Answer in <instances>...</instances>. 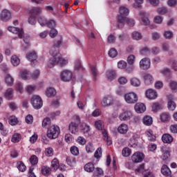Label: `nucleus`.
I'll use <instances>...</instances> for the list:
<instances>
[{
	"instance_id": "nucleus-54",
	"label": "nucleus",
	"mask_w": 177,
	"mask_h": 177,
	"mask_svg": "<svg viewBox=\"0 0 177 177\" xmlns=\"http://www.w3.org/2000/svg\"><path fill=\"white\" fill-rule=\"evenodd\" d=\"M86 151L87 153H93L95 149H93V145L92 143H88L86 145Z\"/></svg>"
},
{
	"instance_id": "nucleus-2",
	"label": "nucleus",
	"mask_w": 177,
	"mask_h": 177,
	"mask_svg": "<svg viewBox=\"0 0 177 177\" xmlns=\"http://www.w3.org/2000/svg\"><path fill=\"white\" fill-rule=\"evenodd\" d=\"M60 133V129L57 126L52 125L48 128L47 138L48 139H56Z\"/></svg>"
},
{
	"instance_id": "nucleus-58",
	"label": "nucleus",
	"mask_w": 177,
	"mask_h": 177,
	"mask_svg": "<svg viewBox=\"0 0 177 177\" xmlns=\"http://www.w3.org/2000/svg\"><path fill=\"white\" fill-rule=\"evenodd\" d=\"M38 21L40 24V26H41V27H44V26H46L48 21H46V19L42 17H39L38 19Z\"/></svg>"
},
{
	"instance_id": "nucleus-13",
	"label": "nucleus",
	"mask_w": 177,
	"mask_h": 177,
	"mask_svg": "<svg viewBox=\"0 0 177 177\" xmlns=\"http://www.w3.org/2000/svg\"><path fill=\"white\" fill-rule=\"evenodd\" d=\"M11 17H12V14L10 13V10H3L1 12V20H2V21H8V20H10Z\"/></svg>"
},
{
	"instance_id": "nucleus-52",
	"label": "nucleus",
	"mask_w": 177,
	"mask_h": 177,
	"mask_svg": "<svg viewBox=\"0 0 177 177\" xmlns=\"http://www.w3.org/2000/svg\"><path fill=\"white\" fill-rule=\"evenodd\" d=\"M46 26H48V28L53 29L56 27V21L53 19H50L47 21Z\"/></svg>"
},
{
	"instance_id": "nucleus-34",
	"label": "nucleus",
	"mask_w": 177,
	"mask_h": 177,
	"mask_svg": "<svg viewBox=\"0 0 177 177\" xmlns=\"http://www.w3.org/2000/svg\"><path fill=\"white\" fill-rule=\"evenodd\" d=\"M130 82H131V85H132V86H135L136 88H138V86H140V80H139L136 77L131 78L130 80Z\"/></svg>"
},
{
	"instance_id": "nucleus-5",
	"label": "nucleus",
	"mask_w": 177,
	"mask_h": 177,
	"mask_svg": "<svg viewBox=\"0 0 177 177\" xmlns=\"http://www.w3.org/2000/svg\"><path fill=\"white\" fill-rule=\"evenodd\" d=\"M60 78L64 82H69L73 78V72L69 70H64L61 72Z\"/></svg>"
},
{
	"instance_id": "nucleus-36",
	"label": "nucleus",
	"mask_w": 177,
	"mask_h": 177,
	"mask_svg": "<svg viewBox=\"0 0 177 177\" xmlns=\"http://www.w3.org/2000/svg\"><path fill=\"white\" fill-rule=\"evenodd\" d=\"M59 160H57V158H54L51 162L52 169L53 171H57V169L59 168Z\"/></svg>"
},
{
	"instance_id": "nucleus-55",
	"label": "nucleus",
	"mask_w": 177,
	"mask_h": 177,
	"mask_svg": "<svg viewBox=\"0 0 177 177\" xmlns=\"http://www.w3.org/2000/svg\"><path fill=\"white\" fill-rule=\"evenodd\" d=\"M80 128L84 133H87V132H89V126L86 125L85 123H82Z\"/></svg>"
},
{
	"instance_id": "nucleus-39",
	"label": "nucleus",
	"mask_w": 177,
	"mask_h": 177,
	"mask_svg": "<svg viewBox=\"0 0 177 177\" xmlns=\"http://www.w3.org/2000/svg\"><path fill=\"white\" fill-rule=\"evenodd\" d=\"M21 139V136L19 133H15L12 137L11 141L13 143H19Z\"/></svg>"
},
{
	"instance_id": "nucleus-59",
	"label": "nucleus",
	"mask_w": 177,
	"mask_h": 177,
	"mask_svg": "<svg viewBox=\"0 0 177 177\" xmlns=\"http://www.w3.org/2000/svg\"><path fill=\"white\" fill-rule=\"evenodd\" d=\"M95 158L99 159L102 157V148L99 147L94 153Z\"/></svg>"
},
{
	"instance_id": "nucleus-60",
	"label": "nucleus",
	"mask_w": 177,
	"mask_h": 177,
	"mask_svg": "<svg viewBox=\"0 0 177 177\" xmlns=\"http://www.w3.org/2000/svg\"><path fill=\"white\" fill-rule=\"evenodd\" d=\"M9 123L10 125H16V124H17V118H16V116L10 117Z\"/></svg>"
},
{
	"instance_id": "nucleus-30",
	"label": "nucleus",
	"mask_w": 177,
	"mask_h": 177,
	"mask_svg": "<svg viewBox=\"0 0 177 177\" xmlns=\"http://www.w3.org/2000/svg\"><path fill=\"white\" fill-rule=\"evenodd\" d=\"M47 97H52L56 95V90L54 88L50 87L46 91Z\"/></svg>"
},
{
	"instance_id": "nucleus-24",
	"label": "nucleus",
	"mask_w": 177,
	"mask_h": 177,
	"mask_svg": "<svg viewBox=\"0 0 177 177\" xmlns=\"http://www.w3.org/2000/svg\"><path fill=\"white\" fill-rule=\"evenodd\" d=\"M102 134L103 135L104 140H106V145L108 146L113 145V141H111V138L109 137V135L107 134V131L105 129L102 130Z\"/></svg>"
},
{
	"instance_id": "nucleus-6",
	"label": "nucleus",
	"mask_w": 177,
	"mask_h": 177,
	"mask_svg": "<svg viewBox=\"0 0 177 177\" xmlns=\"http://www.w3.org/2000/svg\"><path fill=\"white\" fill-rule=\"evenodd\" d=\"M26 59H28L29 62H30L31 66H35V64H38V61H37V59H38V55H37V53H35V51L27 54Z\"/></svg>"
},
{
	"instance_id": "nucleus-41",
	"label": "nucleus",
	"mask_w": 177,
	"mask_h": 177,
	"mask_svg": "<svg viewBox=\"0 0 177 177\" xmlns=\"http://www.w3.org/2000/svg\"><path fill=\"white\" fill-rule=\"evenodd\" d=\"M66 162L68 164V165H69L70 167H74L76 160H75V158L73 157H67L66 158Z\"/></svg>"
},
{
	"instance_id": "nucleus-27",
	"label": "nucleus",
	"mask_w": 177,
	"mask_h": 177,
	"mask_svg": "<svg viewBox=\"0 0 177 177\" xmlns=\"http://www.w3.org/2000/svg\"><path fill=\"white\" fill-rule=\"evenodd\" d=\"M142 122L147 127H150L153 124V118L149 115H146L144 117Z\"/></svg>"
},
{
	"instance_id": "nucleus-11",
	"label": "nucleus",
	"mask_w": 177,
	"mask_h": 177,
	"mask_svg": "<svg viewBox=\"0 0 177 177\" xmlns=\"http://www.w3.org/2000/svg\"><path fill=\"white\" fill-rule=\"evenodd\" d=\"M167 100H168V104H167V107L169 110H171V111H174L175 109H176V104H175L174 97L172 95H169L167 96Z\"/></svg>"
},
{
	"instance_id": "nucleus-9",
	"label": "nucleus",
	"mask_w": 177,
	"mask_h": 177,
	"mask_svg": "<svg viewBox=\"0 0 177 177\" xmlns=\"http://www.w3.org/2000/svg\"><path fill=\"white\" fill-rule=\"evenodd\" d=\"M114 103V100H113V97L108 95L103 98L101 104L102 107H109V106H113Z\"/></svg>"
},
{
	"instance_id": "nucleus-32",
	"label": "nucleus",
	"mask_w": 177,
	"mask_h": 177,
	"mask_svg": "<svg viewBox=\"0 0 177 177\" xmlns=\"http://www.w3.org/2000/svg\"><path fill=\"white\" fill-rule=\"evenodd\" d=\"M11 63L12 66H14L15 67H17V66L20 64V59L16 55H12L11 57Z\"/></svg>"
},
{
	"instance_id": "nucleus-15",
	"label": "nucleus",
	"mask_w": 177,
	"mask_h": 177,
	"mask_svg": "<svg viewBox=\"0 0 177 177\" xmlns=\"http://www.w3.org/2000/svg\"><path fill=\"white\" fill-rule=\"evenodd\" d=\"M135 111L138 114L145 113L146 111V106L143 103L138 102L134 106Z\"/></svg>"
},
{
	"instance_id": "nucleus-64",
	"label": "nucleus",
	"mask_w": 177,
	"mask_h": 177,
	"mask_svg": "<svg viewBox=\"0 0 177 177\" xmlns=\"http://www.w3.org/2000/svg\"><path fill=\"white\" fill-rule=\"evenodd\" d=\"M169 131L171 133H177V124H171L169 127Z\"/></svg>"
},
{
	"instance_id": "nucleus-45",
	"label": "nucleus",
	"mask_w": 177,
	"mask_h": 177,
	"mask_svg": "<svg viewBox=\"0 0 177 177\" xmlns=\"http://www.w3.org/2000/svg\"><path fill=\"white\" fill-rule=\"evenodd\" d=\"M118 55V52H117V50L114 48H112L109 51V57H112V59H114L117 55Z\"/></svg>"
},
{
	"instance_id": "nucleus-46",
	"label": "nucleus",
	"mask_w": 177,
	"mask_h": 177,
	"mask_svg": "<svg viewBox=\"0 0 177 177\" xmlns=\"http://www.w3.org/2000/svg\"><path fill=\"white\" fill-rule=\"evenodd\" d=\"M17 165H18L17 168L19 171H20L21 172H24V171H26V169H27V167H26V165H24V163L21 161L18 162Z\"/></svg>"
},
{
	"instance_id": "nucleus-56",
	"label": "nucleus",
	"mask_w": 177,
	"mask_h": 177,
	"mask_svg": "<svg viewBox=\"0 0 177 177\" xmlns=\"http://www.w3.org/2000/svg\"><path fill=\"white\" fill-rule=\"evenodd\" d=\"M140 55L149 56V55H150V50H149V48L145 47L140 50Z\"/></svg>"
},
{
	"instance_id": "nucleus-19",
	"label": "nucleus",
	"mask_w": 177,
	"mask_h": 177,
	"mask_svg": "<svg viewBox=\"0 0 177 177\" xmlns=\"http://www.w3.org/2000/svg\"><path fill=\"white\" fill-rule=\"evenodd\" d=\"M129 130V128L128 127V124H121L118 128V131L122 135H125V133H127Z\"/></svg>"
},
{
	"instance_id": "nucleus-40",
	"label": "nucleus",
	"mask_w": 177,
	"mask_h": 177,
	"mask_svg": "<svg viewBox=\"0 0 177 177\" xmlns=\"http://www.w3.org/2000/svg\"><path fill=\"white\" fill-rule=\"evenodd\" d=\"M131 37L133 39H135L136 41H139L142 38V33L138 31H134L132 32Z\"/></svg>"
},
{
	"instance_id": "nucleus-63",
	"label": "nucleus",
	"mask_w": 177,
	"mask_h": 177,
	"mask_svg": "<svg viewBox=\"0 0 177 177\" xmlns=\"http://www.w3.org/2000/svg\"><path fill=\"white\" fill-rule=\"evenodd\" d=\"M115 42V36L109 35L108 37V44H114Z\"/></svg>"
},
{
	"instance_id": "nucleus-1",
	"label": "nucleus",
	"mask_w": 177,
	"mask_h": 177,
	"mask_svg": "<svg viewBox=\"0 0 177 177\" xmlns=\"http://www.w3.org/2000/svg\"><path fill=\"white\" fill-rule=\"evenodd\" d=\"M62 42L63 40L60 39L54 43V45L50 50V54L53 56L51 59H50L48 62L49 67H54L56 64L60 66V67H63L68 63L67 59L63 58L62 57V54L59 53V48H60V45H62Z\"/></svg>"
},
{
	"instance_id": "nucleus-23",
	"label": "nucleus",
	"mask_w": 177,
	"mask_h": 177,
	"mask_svg": "<svg viewBox=\"0 0 177 177\" xmlns=\"http://www.w3.org/2000/svg\"><path fill=\"white\" fill-rule=\"evenodd\" d=\"M161 151L163 153L162 156V160L163 161H168V158H169V151L167 150V147H161Z\"/></svg>"
},
{
	"instance_id": "nucleus-12",
	"label": "nucleus",
	"mask_w": 177,
	"mask_h": 177,
	"mask_svg": "<svg viewBox=\"0 0 177 177\" xmlns=\"http://www.w3.org/2000/svg\"><path fill=\"white\" fill-rule=\"evenodd\" d=\"M140 67L142 70H149L150 68V59L144 58L140 62Z\"/></svg>"
},
{
	"instance_id": "nucleus-37",
	"label": "nucleus",
	"mask_w": 177,
	"mask_h": 177,
	"mask_svg": "<svg viewBox=\"0 0 177 177\" xmlns=\"http://www.w3.org/2000/svg\"><path fill=\"white\" fill-rule=\"evenodd\" d=\"M163 37H165L166 39H172V38H174V32L165 30L163 33Z\"/></svg>"
},
{
	"instance_id": "nucleus-16",
	"label": "nucleus",
	"mask_w": 177,
	"mask_h": 177,
	"mask_svg": "<svg viewBox=\"0 0 177 177\" xmlns=\"http://www.w3.org/2000/svg\"><path fill=\"white\" fill-rule=\"evenodd\" d=\"M146 13L145 12H140V24L142 26H149L150 24V19L149 18L146 17L145 16Z\"/></svg>"
},
{
	"instance_id": "nucleus-10",
	"label": "nucleus",
	"mask_w": 177,
	"mask_h": 177,
	"mask_svg": "<svg viewBox=\"0 0 177 177\" xmlns=\"http://www.w3.org/2000/svg\"><path fill=\"white\" fill-rule=\"evenodd\" d=\"M145 95L146 97H147V99H149V100H154V99H157V96H158L157 92L151 88L147 90L145 92Z\"/></svg>"
},
{
	"instance_id": "nucleus-62",
	"label": "nucleus",
	"mask_w": 177,
	"mask_h": 177,
	"mask_svg": "<svg viewBox=\"0 0 177 177\" xmlns=\"http://www.w3.org/2000/svg\"><path fill=\"white\" fill-rule=\"evenodd\" d=\"M169 86H170L171 91H176L177 90V82L171 81L169 83Z\"/></svg>"
},
{
	"instance_id": "nucleus-61",
	"label": "nucleus",
	"mask_w": 177,
	"mask_h": 177,
	"mask_svg": "<svg viewBox=\"0 0 177 177\" xmlns=\"http://www.w3.org/2000/svg\"><path fill=\"white\" fill-rule=\"evenodd\" d=\"M100 175H103V169L97 167L94 171V176H100Z\"/></svg>"
},
{
	"instance_id": "nucleus-4",
	"label": "nucleus",
	"mask_w": 177,
	"mask_h": 177,
	"mask_svg": "<svg viewBox=\"0 0 177 177\" xmlns=\"http://www.w3.org/2000/svg\"><path fill=\"white\" fill-rule=\"evenodd\" d=\"M31 104L34 109L36 110H39L44 106V103L42 102V99L39 95H33L31 99Z\"/></svg>"
},
{
	"instance_id": "nucleus-35",
	"label": "nucleus",
	"mask_w": 177,
	"mask_h": 177,
	"mask_svg": "<svg viewBox=\"0 0 177 177\" xmlns=\"http://www.w3.org/2000/svg\"><path fill=\"white\" fill-rule=\"evenodd\" d=\"M125 20H127V19L122 18L121 17H118V28H122L124 27L126 23Z\"/></svg>"
},
{
	"instance_id": "nucleus-26",
	"label": "nucleus",
	"mask_w": 177,
	"mask_h": 177,
	"mask_svg": "<svg viewBox=\"0 0 177 177\" xmlns=\"http://www.w3.org/2000/svg\"><path fill=\"white\" fill-rule=\"evenodd\" d=\"M14 81L15 80L10 74H6L5 75V82L8 86H12V85H13Z\"/></svg>"
},
{
	"instance_id": "nucleus-50",
	"label": "nucleus",
	"mask_w": 177,
	"mask_h": 177,
	"mask_svg": "<svg viewBox=\"0 0 177 177\" xmlns=\"http://www.w3.org/2000/svg\"><path fill=\"white\" fill-rule=\"evenodd\" d=\"M71 153L73 156H78L80 154V149L78 147L73 146L71 147Z\"/></svg>"
},
{
	"instance_id": "nucleus-47",
	"label": "nucleus",
	"mask_w": 177,
	"mask_h": 177,
	"mask_svg": "<svg viewBox=\"0 0 177 177\" xmlns=\"http://www.w3.org/2000/svg\"><path fill=\"white\" fill-rule=\"evenodd\" d=\"M30 73H28V71L23 70L20 71V77H22L23 80H28V76Z\"/></svg>"
},
{
	"instance_id": "nucleus-38",
	"label": "nucleus",
	"mask_w": 177,
	"mask_h": 177,
	"mask_svg": "<svg viewBox=\"0 0 177 177\" xmlns=\"http://www.w3.org/2000/svg\"><path fill=\"white\" fill-rule=\"evenodd\" d=\"M51 171H52V169H50V167H48L46 166H43L41 167V174H43L44 175V176L50 175Z\"/></svg>"
},
{
	"instance_id": "nucleus-22",
	"label": "nucleus",
	"mask_w": 177,
	"mask_h": 177,
	"mask_svg": "<svg viewBox=\"0 0 177 177\" xmlns=\"http://www.w3.org/2000/svg\"><path fill=\"white\" fill-rule=\"evenodd\" d=\"M161 172L165 176H171L172 171L167 165H163L161 168Z\"/></svg>"
},
{
	"instance_id": "nucleus-25",
	"label": "nucleus",
	"mask_w": 177,
	"mask_h": 177,
	"mask_svg": "<svg viewBox=\"0 0 177 177\" xmlns=\"http://www.w3.org/2000/svg\"><path fill=\"white\" fill-rule=\"evenodd\" d=\"M145 85H151L153 84V76L150 74H145L144 75Z\"/></svg>"
},
{
	"instance_id": "nucleus-31",
	"label": "nucleus",
	"mask_w": 177,
	"mask_h": 177,
	"mask_svg": "<svg viewBox=\"0 0 177 177\" xmlns=\"http://www.w3.org/2000/svg\"><path fill=\"white\" fill-rule=\"evenodd\" d=\"M84 170L86 172H93L95 171V165L92 162H88L84 165Z\"/></svg>"
},
{
	"instance_id": "nucleus-3",
	"label": "nucleus",
	"mask_w": 177,
	"mask_h": 177,
	"mask_svg": "<svg viewBox=\"0 0 177 177\" xmlns=\"http://www.w3.org/2000/svg\"><path fill=\"white\" fill-rule=\"evenodd\" d=\"M124 97L129 104H135L138 100V95L135 93H128L124 95Z\"/></svg>"
},
{
	"instance_id": "nucleus-7",
	"label": "nucleus",
	"mask_w": 177,
	"mask_h": 177,
	"mask_svg": "<svg viewBox=\"0 0 177 177\" xmlns=\"http://www.w3.org/2000/svg\"><path fill=\"white\" fill-rule=\"evenodd\" d=\"M143 158H145V155L141 152H136L131 156V160L133 162H142L143 161Z\"/></svg>"
},
{
	"instance_id": "nucleus-29",
	"label": "nucleus",
	"mask_w": 177,
	"mask_h": 177,
	"mask_svg": "<svg viewBox=\"0 0 177 177\" xmlns=\"http://www.w3.org/2000/svg\"><path fill=\"white\" fill-rule=\"evenodd\" d=\"M106 75L109 81H113L115 79V71L109 70L106 73Z\"/></svg>"
},
{
	"instance_id": "nucleus-17",
	"label": "nucleus",
	"mask_w": 177,
	"mask_h": 177,
	"mask_svg": "<svg viewBox=\"0 0 177 177\" xmlns=\"http://www.w3.org/2000/svg\"><path fill=\"white\" fill-rule=\"evenodd\" d=\"M162 140L163 143H167L170 145V143L174 142V138L169 133H165L162 136Z\"/></svg>"
},
{
	"instance_id": "nucleus-21",
	"label": "nucleus",
	"mask_w": 177,
	"mask_h": 177,
	"mask_svg": "<svg viewBox=\"0 0 177 177\" xmlns=\"http://www.w3.org/2000/svg\"><path fill=\"white\" fill-rule=\"evenodd\" d=\"M160 120L162 122H169L171 120V115L167 112L160 114Z\"/></svg>"
},
{
	"instance_id": "nucleus-28",
	"label": "nucleus",
	"mask_w": 177,
	"mask_h": 177,
	"mask_svg": "<svg viewBox=\"0 0 177 177\" xmlns=\"http://www.w3.org/2000/svg\"><path fill=\"white\" fill-rule=\"evenodd\" d=\"M69 131L71 133H76L78 131V124L74 122H72L69 124Z\"/></svg>"
},
{
	"instance_id": "nucleus-8",
	"label": "nucleus",
	"mask_w": 177,
	"mask_h": 177,
	"mask_svg": "<svg viewBox=\"0 0 177 177\" xmlns=\"http://www.w3.org/2000/svg\"><path fill=\"white\" fill-rule=\"evenodd\" d=\"M8 31H10V32H12V34H17L18 38H23V36L24 35L23 29H20L17 27L9 26Z\"/></svg>"
},
{
	"instance_id": "nucleus-44",
	"label": "nucleus",
	"mask_w": 177,
	"mask_h": 177,
	"mask_svg": "<svg viewBox=\"0 0 177 177\" xmlns=\"http://www.w3.org/2000/svg\"><path fill=\"white\" fill-rule=\"evenodd\" d=\"M131 153H132V151L128 147H125L122 151V154L123 157H129L131 156Z\"/></svg>"
},
{
	"instance_id": "nucleus-48",
	"label": "nucleus",
	"mask_w": 177,
	"mask_h": 177,
	"mask_svg": "<svg viewBox=\"0 0 177 177\" xmlns=\"http://www.w3.org/2000/svg\"><path fill=\"white\" fill-rule=\"evenodd\" d=\"M146 135L147 136H148V138H150L152 136V138H149V140H150V142H154V140H156V136H154L151 130L147 131L146 132Z\"/></svg>"
},
{
	"instance_id": "nucleus-51",
	"label": "nucleus",
	"mask_w": 177,
	"mask_h": 177,
	"mask_svg": "<svg viewBox=\"0 0 177 177\" xmlns=\"http://www.w3.org/2000/svg\"><path fill=\"white\" fill-rule=\"evenodd\" d=\"M45 154L47 157H52L53 156V148L48 147L45 149Z\"/></svg>"
},
{
	"instance_id": "nucleus-20",
	"label": "nucleus",
	"mask_w": 177,
	"mask_h": 177,
	"mask_svg": "<svg viewBox=\"0 0 177 177\" xmlns=\"http://www.w3.org/2000/svg\"><path fill=\"white\" fill-rule=\"evenodd\" d=\"M132 117V112L131 111H125L120 114V120L121 121H128Z\"/></svg>"
},
{
	"instance_id": "nucleus-42",
	"label": "nucleus",
	"mask_w": 177,
	"mask_h": 177,
	"mask_svg": "<svg viewBox=\"0 0 177 177\" xmlns=\"http://www.w3.org/2000/svg\"><path fill=\"white\" fill-rule=\"evenodd\" d=\"M162 109V105H161L158 102L153 103L152 105V111H154L156 113V111H158V110Z\"/></svg>"
},
{
	"instance_id": "nucleus-33",
	"label": "nucleus",
	"mask_w": 177,
	"mask_h": 177,
	"mask_svg": "<svg viewBox=\"0 0 177 177\" xmlns=\"http://www.w3.org/2000/svg\"><path fill=\"white\" fill-rule=\"evenodd\" d=\"M4 96L6 99H8V100L9 99H12L13 97V88H8L4 93Z\"/></svg>"
},
{
	"instance_id": "nucleus-49",
	"label": "nucleus",
	"mask_w": 177,
	"mask_h": 177,
	"mask_svg": "<svg viewBox=\"0 0 177 177\" xmlns=\"http://www.w3.org/2000/svg\"><path fill=\"white\" fill-rule=\"evenodd\" d=\"M29 161L32 165H37L38 164V158L35 155H32Z\"/></svg>"
},
{
	"instance_id": "nucleus-43",
	"label": "nucleus",
	"mask_w": 177,
	"mask_h": 177,
	"mask_svg": "<svg viewBox=\"0 0 177 177\" xmlns=\"http://www.w3.org/2000/svg\"><path fill=\"white\" fill-rule=\"evenodd\" d=\"M95 125L97 129H98L99 131H103V128L104 127V124L103 123V121H96Z\"/></svg>"
},
{
	"instance_id": "nucleus-18",
	"label": "nucleus",
	"mask_w": 177,
	"mask_h": 177,
	"mask_svg": "<svg viewBox=\"0 0 177 177\" xmlns=\"http://www.w3.org/2000/svg\"><path fill=\"white\" fill-rule=\"evenodd\" d=\"M42 13V8L41 7H33L30 10V15H32V17H37L38 15H41Z\"/></svg>"
},
{
	"instance_id": "nucleus-57",
	"label": "nucleus",
	"mask_w": 177,
	"mask_h": 177,
	"mask_svg": "<svg viewBox=\"0 0 177 177\" xmlns=\"http://www.w3.org/2000/svg\"><path fill=\"white\" fill-rule=\"evenodd\" d=\"M157 12L159 15H165L166 13H168V10L165 7H160L158 8Z\"/></svg>"
},
{
	"instance_id": "nucleus-14",
	"label": "nucleus",
	"mask_w": 177,
	"mask_h": 177,
	"mask_svg": "<svg viewBox=\"0 0 177 177\" xmlns=\"http://www.w3.org/2000/svg\"><path fill=\"white\" fill-rule=\"evenodd\" d=\"M119 16L118 17H121L122 19H127V16L129 15V9H128L126 7H120L119 10Z\"/></svg>"
},
{
	"instance_id": "nucleus-53",
	"label": "nucleus",
	"mask_w": 177,
	"mask_h": 177,
	"mask_svg": "<svg viewBox=\"0 0 177 177\" xmlns=\"http://www.w3.org/2000/svg\"><path fill=\"white\" fill-rule=\"evenodd\" d=\"M48 125H50V118H46L42 121V127L43 128H46Z\"/></svg>"
}]
</instances>
